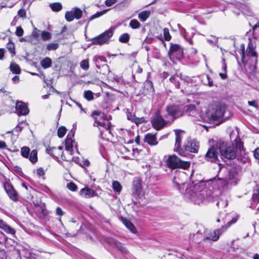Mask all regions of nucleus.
I'll use <instances>...</instances> for the list:
<instances>
[{
  "label": "nucleus",
  "instance_id": "12",
  "mask_svg": "<svg viewBox=\"0 0 259 259\" xmlns=\"http://www.w3.org/2000/svg\"><path fill=\"white\" fill-rule=\"evenodd\" d=\"M184 134V132L181 130H177L175 132L176 142L174 151L179 152V154L183 156H185V152L181 149V146Z\"/></svg>",
  "mask_w": 259,
  "mask_h": 259
},
{
  "label": "nucleus",
  "instance_id": "18",
  "mask_svg": "<svg viewBox=\"0 0 259 259\" xmlns=\"http://www.w3.org/2000/svg\"><path fill=\"white\" fill-rule=\"evenodd\" d=\"M218 148L213 146L208 149L205 155V159L210 162H215L218 160Z\"/></svg>",
  "mask_w": 259,
  "mask_h": 259
},
{
  "label": "nucleus",
  "instance_id": "57",
  "mask_svg": "<svg viewBox=\"0 0 259 259\" xmlns=\"http://www.w3.org/2000/svg\"><path fill=\"white\" fill-rule=\"evenodd\" d=\"M116 0H106L105 1V4L107 6H111L116 3Z\"/></svg>",
  "mask_w": 259,
  "mask_h": 259
},
{
  "label": "nucleus",
  "instance_id": "37",
  "mask_svg": "<svg viewBox=\"0 0 259 259\" xmlns=\"http://www.w3.org/2000/svg\"><path fill=\"white\" fill-rule=\"evenodd\" d=\"M41 36L43 40L46 41L51 39V34L48 31H43L41 32Z\"/></svg>",
  "mask_w": 259,
  "mask_h": 259
},
{
  "label": "nucleus",
  "instance_id": "43",
  "mask_svg": "<svg viewBox=\"0 0 259 259\" xmlns=\"http://www.w3.org/2000/svg\"><path fill=\"white\" fill-rule=\"evenodd\" d=\"M163 35L165 40L169 41L171 39V36L169 32V30L167 28H165L163 29Z\"/></svg>",
  "mask_w": 259,
  "mask_h": 259
},
{
  "label": "nucleus",
  "instance_id": "44",
  "mask_svg": "<svg viewBox=\"0 0 259 259\" xmlns=\"http://www.w3.org/2000/svg\"><path fill=\"white\" fill-rule=\"evenodd\" d=\"M126 114L127 116V119L129 120H131L133 122L134 119L136 117L135 114H132L129 110V109H127L126 110Z\"/></svg>",
  "mask_w": 259,
  "mask_h": 259
},
{
  "label": "nucleus",
  "instance_id": "47",
  "mask_svg": "<svg viewBox=\"0 0 259 259\" xmlns=\"http://www.w3.org/2000/svg\"><path fill=\"white\" fill-rule=\"evenodd\" d=\"M67 188L72 191H75L77 189V186L74 183L70 182L67 184Z\"/></svg>",
  "mask_w": 259,
  "mask_h": 259
},
{
  "label": "nucleus",
  "instance_id": "40",
  "mask_svg": "<svg viewBox=\"0 0 259 259\" xmlns=\"http://www.w3.org/2000/svg\"><path fill=\"white\" fill-rule=\"evenodd\" d=\"M228 205V202L226 199H223L221 198L220 200H219L217 203V205L219 207H221L222 208L225 207Z\"/></svg>",
  "mask_w": 259,
  "mask_h": 259
},
{
  "label": "nucleus",
  "instance_id": "39",
  "mask_svg": "<svg viewBox=\"0 0 259 259\" xmlns=\"http://www.w3.org/2000/svg\"><path fill=\"white\" fill-rule=\"evenodd\" d=\"M7 48L12 54V56H14L15 54V47L13 43L9 41L7 45Z\"/></svg>",
  "mask_w": 259,
  "mask_h": 259
},
{
  "label": "nucleus",
  "instance_id": "35",
  "mask_svg": "<svg viewBox=\"0 0 259 259\" xmlns=\"http://www.w3.org/2000/svg\"><path fill=\"white\" fill-rule=\"evenodd\" d=\"M80 67L84 70H87L89 68V63L88 59H84L80 63Z\"/></svg>",
  "mask_w": 259,
  "mask_h": 259
},
{
  "label": "nucleus",
  "instance_id": "19",
  "mask_svg": "<svg viewBox=\"0 0 259 259\" xmlns=\"http://www.w3.org/2000/svg\"><path fill=\"white\" fill-rule=\"evenodd\" d=\"M4 187L9 197L13 201H17L18 200V193L13 186L9 183H6Z\"/></svg>",
  "mask_w": 259,
  "mask_h": 259
},
{
  "label": "nucleus",
  "instance_id": "15",
  "mask_svg": "<svg viewBox=\"0 0 259 259\" xmlns=\"http://www.w3.org/2000/svg\"><path fill=\"white\" fill-rule=\"evenodd\" d=\"M199 148V143L195 139H188L185 145L186 150L192 153H197Z\"/></svg>",
  "mask_w": 259,
  "mask_h": 259
},
{
  "label": "nucleus",
  "instance_id": "53",
  "mask_svg": "<svg viewBox=\"0 0 259 259\" xmlns=\"http://www.w3.org/2000/svg\"><path fill=\"white\" fill-rule=\"evenodd\" d=\"M186 110H187V112L190 113V114H191L192 113L193 114L194 113V112H195V106L193 105H189L187 107Z\"/></svg>",
  "mask_w": 259,
  "mask_h": 259
},
{
  "label": "nucleus",
  "instance_id": "4",
  "mask_svg": "<svg viewBox=\"0 0 259 259\" xmlns=\"http://www.w3.org/2000/svg\"><path fill=\"white\" fill-rule=\"evenodd\" d=\"M239 215L236 213H227L221 212L219 214L216 221L218 223H222L224 224L221 228L227 230L231 225L235 224L238 220Z\"/></svg>",
  "mask_w": 259,
  "mask_h": 259
},
{
  "label": "nucleus",
  "instance_id": "61",
  "mask_svg": "<svg viewBox=\"0 0 259 259\" xmlns=\"http://www.w3.org/2000/svg\"><path fill=\"white\" fill-rule=\"evenodd\" d=\"M93 114L94 115H96V117H100V118H102V113H101V111H94L93 112Z\"/></svg>",
  "mask_w": 259,
  "mask_h": 259
},
{
  "label": "nucleus",
  "instance_id": "51",
  "mask_svg": "<svg viewBox=\"0 0 259 259\" xmlns=\"http://www.w3.org/2000/svg\"><path fill=\"white\" fill-rule=\"evenodd\" d=\"M145 121V118L144 117L139 118L136 116L134 119L133 122H134L137 125L141 124Z\"/></svg>",
  "mask_w": 259,
  "mask_h": 259
},
{
  "label": "nucleus",
  "instance_id": "48",
  "mask_svg": "<svg viewBox=\"0 0 259 259\" xmlns=\"http://www.w3.org/2000/svg\"><path fill=\"white\" fill-rule=\"evenodd\" d=\"M58 48V44L57 43H51L47 46V49L48 50H56Z\"/></svg>",
  "mask_w": 259,
  "mask_h": 259
},
{
  "label": "nucleus",
  "instance_id": "55",
  "mask_svg": "<svg viewBox=\"0 0 259 259\" xmlns=\"http://www.w3.org/2000/svg\"><path fill=\"white\" fill-rule=\"evenodd\" d=\"M248 104L250 106H253L256 109H258V106L257 104V103L255 100L253 101H248Z\"/></svg>",
  "mask_w": 259,
  "mask_h": 259
},
{
  "label": "nucleus",
  "instance_id": "36",
  "mask_svg": "<svg viewBox=\"0 0 259 259\" xmlns=\"http://www.w3.org/2000/svg\"><path fill=\"white\" fill-rule=\"evenodd\" d=\"M84 97L88 100L91 101L94 99V94L93 93L89 90L86 91L84 92Z\"/></svg>",
  "mask_w": 259,
  "mask_h": 259
},
{
  "label": "nucleus",
  "instance_id": "24",
  "mask_svg": "<svg viewBox=\"0 0 259 259\" xmlns=\"http://www.w3.org/2000/svg\"><path fill=\"white\" fill-rule=\"evenodd\" d=\"M0 228L6 233L13 235L15 233V231L10 226H8L3 220L0 219Z\"/></svg>",
  "mask_w": 259,
  "mask_h": 259
},
{
  "label": "nucleus",
  "instance_id": "14",
  "mask_svg": "<svg viewBox=\"0 0 259 259\" xmlns=\"http://www.w3.org/2000/svg\"><path fill=\"white\" fill-rule=\"evenodd\" d=\"M82 15V11L78 8H74L70 11L66 12L65 17L68 22L73 21L74 19H79Z\"/></svg>",
  "mask_w": 259,
  "mask_h": 259
},
{
  "label": "nucleus",
  "instance_id": "42",
  "mask_svg": "<svg viewBox=\"0 0 259 259\" xmlns=\"http://www.w3.org/2000/svg\"><path fill=\"white\" fill-rule=\"evenodd\" d=\"M130 39V36L127 33L122 34L119 37V41L121 42L126 43Z\"/></svg>",
  "mask_w": 259,
  "mask_h": 259
},
{
  "label": "nucleus",
  "instance_id": "50",
  "mask_svg": "<svg viewBox=\"0 0 259 259\" xmlns=\"http://www.w3.org/2000/svg\"><path fill=\"white\" fill-rule=\"evenodd\" d=\"M24 31L22 27H17L16 28V31L15 32V34L18 36H22L23 35Z\"/></svg>",
  "mask_w": 259,
  "mask_h": 259
},
{
  "label": "nucleus",
  "instance_id": "25",
  "mask_svg": "<svg viewBox=\"0 0 259 259\" xmlns=\"http://www.w3.org/2000/svg\"><path fill=\"white\" fill-rule=\"evenodd\" d=\"M109 243L111 245L115 246L116 248H117L121 252H122L123 253H124L127 252V250L125 248V247L123 246V245L121 244V243H120L119 242L115 240V239H111L110 240V241H109Z\"/></svg>",
  "mask_w": 259,
  "mask_h": 259
},
{
  "label": "nucleus",
  "instance_id": "58",
  "mask_svg": "<svg viewBox=\"0 0 259 259\" xmlns=\"http://www.w3.org/2000/svg\"><path fill=\"white\" fill-rule=\"evenodd\" d=\"M253 155L255 159L259 160V148H257L254 150Z\"/></svg>",
  "mask_w": 259,
  "mask_h": 259
},
{
  "label": "nucleus",
  "instance_id": "45",
  "mask_svg": "<svg viewBox=\"0 0 259 259\" xmlns=\"http://www.w3.org/2000/svg\"><path fill=\"white\" fill-rule=\"evenodd\" d=\"M107 12V10H104L103 11L97 12L96 14L93 15L91 17L90 19L91 20H92L95 18H98V17L101 16L102 15H103V14H105Z\"/></svg>",
  "mask_w": 259,
  "mask_h": 259
},
{
  "label": "nucleus",
  "instance_id": "52",
  "mask_svg": "<svg viewBox=\"0 0 259 259\" xmlns=\"http://www.w3.org/2000/svg\"><path fill=\"white\" fill-rule=\"evenodd\" d=\"M31 35L33 37L37 39L39 36V31L36 28H34L33 30Z\"/></svg>",
  "mask_w": 259,
  "mask_h": 259
},
{
  "label": "nucleus",
  "instance_id": "62",
  "mask_svg": "<svg viewBox=\"0 0 259 259\" xmlns=\"http://www.w3.org/2000/svg\"><path fill=\"white\" fill-rule=\"evenodd\" d=\"M5 54V50L4 49H0V60L4 59Z\"/></svg>",
  "mask_w": 259,
  "mask_h": 259
},
{
  "label": "nucleus",
  "instance_id": "26",
  "mask_svg": "<svg viewBox=\"0 0 259 259\" xmlns=\"http://www.w3.org/2000/svg\"><path fill=\"white\" fill-rule=\"evenodd\" d=\"M80 194L82 197L88 198L93 196L94 191L89 188H83L80 190Z\"/></svg>",
  "mask_w": 259,
  "mask_h": 259
},
{
  "label": "nucleus",
  "instance_id": "1",
  "mask_svg": "<svg viewBox=\"0 0 259 259\" xmlns=\"http://www.w3.org/2000/svg\"><path fill=\"white\" fill-rule=\"evenodd\" d=\"M238 131V128L235 127L230 134L232 144L220 142L218 147L222 159H233L236 158L238 160L245 163L248 161V156L243 143L239 138Z\"/></svg>",
  "mask_w": 259,
  "mask_h": 259
},
{
  "label": "nucleus",
  "instance_id": "32",
  "mask_svg": "<svg viewBox=\"0 0 259 259\" xmlns=\"http://www.w3.org/2000/svg\"><path fill=\"white\" fill-rule=\"evenodd\" d=\"M50 7L54 12H59L62 9V6L60 3L50 4Z\"/></svg>",
  "mask_w": 259,
  "mask_h": 259
},
{
  "label": "nucleus",
  "instance_id": "23",
  "mask_svg": "<svg viewBox=\"0 0 259 259\" xmlns=\"http://www.w3.org/2000/svg\"><path fill=\"white\" fill-rule=\"evenodd\" d=\"M145 141L150 145H156L158 141L156 137V134H147L145 137Z\"/></svg>",
  "mask_w": 259,
  "mask_h": 259
},
{
  "label": "nucleus",
  "instance_id": "60",
  "mask_svg": "<svg viewBox=\"0 0 259 259\" xmlns=\"http://www.w3.org/2000/svg\"><path fill=\"white\" fill-rule=\"evenodd\" d=\"M56 214L60 216L63 215V214L64 213L63 211L62 210V209L59 207H58L56 208Z\"/></svg>",
  "mask_w": 259,
  "mask_h": 259
},
{
  "label": "nucleus",
  "instance_id": "31",
  "mask_svg": "<svg viewBox=\"0 0 259 259\" xmlns=\"http://www.w3.org/2000/svg\"><path fill=\"white\" fill-rule=\"evenodd\" d=\"M40 64L44 68H48L51 66L52 60L50 58L46 57L41 61Z\"/></svg>",
  "mask_w": 259,
  "mask_h": 259
},
{
  "label": "nucleus",
  "instance_id": "49",
  "mask_svg": "<svg viewBox=\"0 0 259 259\" xmlns=\"http://www.w3.org/2000/svg\"><path fill=\"white\" fill-rule=\"evenodd\" d=\"M229 183V181L228 182V181L223 179H220L218 181V184L220 185L222 187L226 186Z\"/></svg>",
  "mask_w": 259,
  "mask_h": 259
},
{
  "label": "nucleus",
  "instance_id": "27",
  "mask_svg": "<svg viewBox=\"0 0 259 259\" xmlns=\"http://www.w3.org/2000/svg\"><path fill=\"white\" fill-rule=\"evenodd\" d=\"M254 49V45L251 42H249L247 48L246 52L248 56L255 57V62H256V53Z\"/></svg>",
  "mask_w": 259,
  "mask_h": 259
},
{
  "label": "nucleus",
  "instance_id": "7",
  "mask_svg": "<svg viewBox=\"0 0 259 259\" xmlns=\"http://www.w3.org/2000/svg\"><path fill=\"white\" fill-rule=\"evenodd\" d=\"M143 189L141 180L139 178H135L132 183L131 189L132 195L136 200H138L140 198Z\"/></svg>",
  "mask_w": 259,
  "mask_h": 259
},
{
  "label": "nucleus",
  "instance_id": "2",
  "mask_svg": "<svg viewBox=\"0 0 259 259\" xmlns=\"http://www.w3.org/2000/svg\"><path fill=\"white\" fill-rule=\"evenodd\" d=\"M199 188L200 186L197 184L188 185L183 183L179 191L184 194L186 199H189L195 204L200 205L206 201L207 196L206 191L199 190Z\"/></svg>",
  "mask_w": 259,
  "mask_h": 259
},
{
  "label": "nucleus",
  "instance_id": "8",
  "mask_svg": "<svg viewBox=\"0 0 259 259\" xmlns=\"http://www.w3.org/2000/svg\"><path fill=\"white\" fill-rule=\"evenodd\" d=\"M170 59L180 60L183 56V51L181 47L177 44H172L168 52Z\"/></svg>",
  "mask_w": 259,
  "mask_h": 259
},
{
  "label": "nucleus",
  "instance_id": "10",
  "mask_svg": "<svg viewBox=\"0 0 259 259\" xmlns=\"http://www.w3.org/2000/svg\"><path fill=\"white\" fill-rule=\"evenodd\" d=\"M113 33V31L111 29H109L98 37L95 38L93 40V44L94 45H102L106 43L112 37Z\"/></svg>",
  "mask_w": 259,
  "mask_h": 259
},
{
  "label": "nucleus",
  "instance_id": "28",
  "mask_svg": "<svg viewBox=\"0 0 259 259\" xmlns=\"http://www.w3.org/2000/svg\"><path fill=\"white\" fill-rule=\"evenodd\" d=\"M123 223L126 227L132 233H136V229L134 225L128 220L126 219L123 220Z\"/></svg>",
  "mask_w": 259,
  "mask_h": 259
},
{
  "label": "nucleus",
  "instance_id": "16",
  "mask_svg": "<svg viewBox=\"0 0 259 259\" xmlns=\"http://www.w3.org/2000/svg\"><path fill=\"white\" fill-rule=\"evenodd\" d=\"M62 149L63 148L61 146H59L57 148L56 147H49L46 149V151L50 155L55 156L56 158H58L61 155V158L62 160L67 161L68 159L63 155Z\"/></svg>",
  "mask_w": 259,
  "mask_h": 259
},
{
  "label": "nucleus",
  "instance_id": "29",
  "mask_svg": "<svg viewBox=\"0 0 259 259\" xmlns=\"http://www.w3.org/2000/svg\"><path fill=\"white\" fill-rule=\"evenodd\" d=\"M150 14L149 11H144L138 14V18L141 21L144 22L150 16Z\"/></svg>",
  "mask_w": 259,
  "mask_h": 259
},
{
  "label": "nucleus",
  "instance_id": "30",
  "mask_svg": "<svg viewBox=\"0 0 259 259\" xmlns=\"http://www.w3.org/2000/svg\"><path fill=\"white\" fill-rule=\"evenodd\" d=\"M10 70L14 74H20L21 69L18 65L15 63H12L10 66Z\"/></svg>",
  "mask_w": 259,
  "mask_h": 259
},
{
  "label": "nucleus",
  "instance_id": "54",
  "mask_svg": "<svg viewBox=\"0 0 259 259\" xmlns=\"http://www.w3.org/2000/svg\"><path fill=\"white\" fill-rule=\"evenodd\" d=\"M18 16L21 18H26V11L24 9H20L18 12Z\"/></svg>",
  "mask_w": 259,
  "mask_h": 259
},
{
  "label": "nucleus",
  "instance_id": "13",
  "mask_svg": "<svg viewBox=\"0 0 259 259\" xmlns=\"http://www.w3.org/2000/svg\"><path fill=\"white\" fill-rule=\"evenodd\" d=\"M153 127L156 130H160L163 128L166 124L159 112H157L151 120Z\"/></svg>",
  "mask_w": 259,
  "mask_h": 259
},
{
  "label": "nucleus",
  "instance_id": "59",
  "mask_svg": "<svg viewBox=\"0 0 259 259\" xmlns=\"http://www.w3.org/2000/svg\"><path fill=\"white\" fill-rule=\"evenodd\" d=\"M253 198L254 200H256L259 202V188L257 190L256 192L254 193L253 195Z\"/></svg>",
  "mask_w": 259,
  "mask_h": 259
},
{
  "label": "nucleus",
  "instance_id": "21",
  "mask_svg": "<svg viewBox=\"0 0 259 259\" xmlns=\"http://www.w3.org/2000/svg\"><path fill=\"white\" fill-rule=\"evenodd\" d=\"M226 230L222 228L216 229L210 233L207 238L210 240L215 241L219 239L220 236Z\"/></svg>",
  "mask_w": 259,
  "mask_h": 259
},
{
  "label": "nucleus",
  "instance_id": "56",
  "mask_svg": "<svg viewBox=\"0 0 259 259\" xmlns=\"http://www.w3.org/2000/svg\"><path fill=\"white\" fill-rule=\"evenodd\" d=\"M36 171L37 175L39 177L43 176L45 175V171L41 167L38 168Z\"/></svg>",
  "mask_w": 259,
  "mask_h": 259
},
{
  "label": "nucleus",
  "instance_id": "9",
  "mask_svg": "<svg viewBox=\"0 0 259 259\" xmlns=\"http://www.w3.org/2000/svg\"><path fill=\"white\" fill-rule=\"evenodd\" d=\"M167 114L165 118L168 119V121H173L175 118L182 115L179 108L178 106L170 105L166 108Z\"/></svg>",
  "mask_w": 259,
  "mask_h": 259
},
{
  "label": "nucleus",
  "instance_id": "20",
  "mask_svg": "<svg viewBox=\"0 0 259 259\" xmlns=\"http://www.w3.org/2000/svg\"><path fill=\"white\" fill-rule=\"evenodd\" d=\"M16 113L18 115H25L29 112L27 105L21 101L16 103Z\"/></svg>",
  "mask_w": 259,
  "mask_h": 259
},
{
  "label": "nucleus",
  "instance_id": "33",
  "mask_svg": "<svg viewBox=\"0 0 259 259\" xmlns=\"http://www.w3.org/2000/svg\"><path fill=\"white\" fill-rule=\"evenodd\" d=\"M112 188L115 192L119 193L121 191L122 186L118 181H114L112 183Z\"/></svg>",
  "mask_w": 259,
  "mask_h": 259
},
{
  "label": "nucleus",
  "instance_id": "63",
  "mask_svg": "<svg viewBox=\"0 0 259 259\" xmlns=\"http://www.w3.org/2000/svg\"><path fill=\"white\" fill-rule=\"evenodd\" d=\"M7 145L4 141H0V148L5 149L6 148Z\"/></svg>",
  "mask_w": 259,
  "mask_h": 259
},
{
  "label": "nucleus",
  "instance_id": "22",
  "mask_svg": "<svg viewBox=\"0 0 259 259\" xmlns=\"http://www.w3.org/2000/svg\"><path fill=\"white\" fill-rule=\"evenodd\" d=\"M238 173L234 169L229 171L228 181L231 185H236L238 181Z\"/></svg>",
  "mask_w": 259,
  "mask_h": 259
},
{
  "label": "nucleus",
  "instance_id": "11",
  "mask_svg": "<svg viewBox=\"0 0 259 259\" xmlns=\"http://www.w3.org/2000/svg\"><path fill=\"white\" fill-rule=\"evenodd\" d=\"M21 155L25 158H28L29 160L34 163L37 161V152L36 150H33L30 153V149L28 147H23L21 149Z\"/></svg>",
  "mask_w": 259,
  "mask_h": 259
},
{
  "label": "nucleus",
  "instance_id": "46",
  "mask_svg": "<svg viewBox=\"0 0 259 259\" xmlns=\"http://www.w3.org/2000/svg\"><path fill=\"white\" fill-rule=\"evenodd\" d=\"M144 87L146 88L148 90H149L150 91H153L152 82L149 80H147L144 83Z\"/></svg>",
  "mask_w": 259,
  "mask_h": 259
},
{
  "label": "nucleus",
  "instance_id": "3",
  "mask_svg": "<svg viewBox=\"0 0 259 259\" xmlns=\"http://www.w3.org/2000/svg\"><path fill=\"white\" fill-rule=\"evenodd\" d=\"M226 112V107L224 105L215 106L208 109L206 112V115L209 122L215 123L220 121L224 116Z\"/></svg>",
  "mask_w": 259,
  "mask_h": 259
},
{
  "label": "nucleus",
  "instance_id": "41",
  "mask_svg": "<svg viewBox=\"0 0 259 259\" xmlns=\"http://www.w3.org/2000/svg\"><path fill=\"white\" fill-rule=\"evenodd\" d=\"M130 26L133 29H137L140 26V23L136 19H133L130 23Z\"/></svg>",
  "mask_w": 259,
  "mask_h": 259
},
{
  "label": "nucleus",
  "instance_id": "5",
  "mask_svg": "<svg viewBox=\"0 0 259 259\" xmlns=\"http://www.w3.org/2000/svg\"><path fill=\"white\" fill-rule=\"evenodd\" d=\"M167 166L171 169H188L190 166V162L180 159L175 154L169 155L166 160Z\"/></svg>",
  "mask_w": 259,
  "mask_h": 259
},
{
  "label": "nucleus",
  "instance_id": "34",
  "mask_svg": "<svg viewBox=\"0 0 259 259\" xmlns=\"http://www.w3.org/2000/svg\"><path fill=\"white\" fill-rule=\"evenodd\" d=\"M202 81L205 85H207L210 87L213 85V80L208 75H206L204 78L202 79Z\"/></svg>",
  "mask_w": 259,
  "mask_h": 259
},
{
  "label": "nucleus",
  "instance_id": "64",
  "mask_svg": "<svg viewBox=\"0 0 259 259\" xmlns=\"http://www.w3.org/2000/svg\"><path fill=\"white\" fill-rule=\"evenodd\" d=\"M219 75L223 79H225L227 77V74L226 72L220 73Z\"/></svg>",
  "mask_w": 259,
  "mask_h": 259
},
{
  "label": "nucleus",
  "instance_id": "6",
  "mask_svg": "<svg viewBox=\"0 0 259 259\" xmlns=\"http://www.w3.org/2000/svg\"><path fill=\"white\" fill-rule=\"evenodd\" d=\"M95 120L94 126H98L100 131L101 135L104 134L105 130L109 134H111V123L109 121V119H106L104 118H100V117H94Z\"/></svg>",
  "mask_w": 259,
  "mask_h": 259
},
{
  "label": "nucleus",
  "instance_id": "38",
  "mask_svg": "<svg viewBox=\"0 0 259 259\" xmlns=\"http://www.w3.org/2000/svg\"><path fill=\"white\" fill-rule=\"evenodd\" d=\"M66 133V128L64 126H61L58 130V136L59 138L63 137Z\"/></svg>",
  "mask_w": 259,
  "mask_h": 259
},
{
  "label": "nucleus",
  "instance_id": "17",
  "mask_svg": "<svg viewBox=\"0 0 259 259\" xmlns=\"http://www.w3.org/2000/svg\"><path fill=\"white\" fill-rule=\"evenodd\" d=\"M65 149L69 152L70 155H73L74 153V151L78 153L75 141L72 140L71 138L69 137L68 135L67 136L65 141Z\"/></svg>",
  "mask_w": 259,
  "mask_h": 259
}]
</instances>
